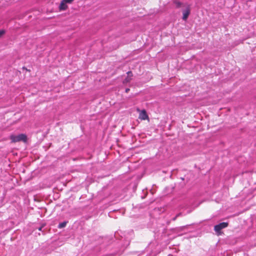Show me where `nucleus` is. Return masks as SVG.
I'll return each mask as SVG.
<instances>
[{"label":"nucleus","mask_w":256,"mask_h":256,"mask_svg":"<svg viewBox=\"0 0 256 256\" xmlns=\"http://www.w3.org/2000/svg\"><path fill=\"white\" fill-rule=\"evenodd\" d=\"M182 18L186 21L190 13V7L188 4H184L182 7Z\"/></svg>","instance_id":"f257e3e1"},{"label":"nucleus","mask_w":256,"mask_h":256,"mask_svg":"<svg viewBox=\"0 0 256 256\" xmlns=\"http://www.w3.org/2000/svg\"><path fill=\"white\" fill-rule=\"evenodd\" d=\"M10 138L12 142H26L27 140V136L24 134H19L17 136L12 135L10 136Z\"/></svg>","instance_id":"f03ea898"},{"label":"nucleus","mask_w":256,"mask_h":256,"mask_svg":"<svg viewBox=\"0 0 256 256\" xmlns=\"http://www.w3.org/2000/svg\"><path fill=\"white\" fill-rule=\"evenodd\" d=\"M228 223L227 222H221L218 224L214 226V230L218 234V235H220L221 234V230L223 228L228 227Z\"/></svg>","instance_id":"7ed1b4c3"},{"label":"nucleus","mask_w":256,"mask_h":256,"mask_svg":"<svg viewBox=\"0 0 256 256\" xmlns=\"http://www.w3.org/2000/svg\"><path fill=\"white\" fill-rule=\"evenodd\" d=\"M139 118L142 120H146L148 118V116L146 114V110H143L140 111L139 114Z\"/></svg>","instance_id":"20e7f679"},{"label":"nucleus","mask_w":256,"mask_h":256,"mask_svg":"<svg viewBox=\"0 0 256 256\" xmlns=\"http://www.w3.org/2000/svg\"><path fill=\"white\" fill-rule=\"evenodd\" d=\"M68 8L66 2L63 0L61 2L59 8L60 10H66Z\"/></svg>","instance_id":"39448f33"},{"label":"nucleus","mask_w":256,"mask_h":256,"mask_svg":"<svg viewBox=\"0 0 256 256\" xmlns=\"http://www.w3.org/2000/svg\"><path fill=\"white\" fill-rule=\"evenodd\" d=\"M68 223V222L67 221H64L62 222H60L58 224V228H64V227H66V224Z\"/></svg>","instance_id":"423d86ee"},{"label":"nucleus","mask_w":256,"mask_h":256,"mask_svg":"<svg viewBox=\"0 0 256 256\" xmlns=\"http://www.w3.org/2000/svg\"><path fill=\"white\" fill-rule=\"evenodd\" d=\"M65 2H66V4L67 3H68V4H70L74 0H63Z\"/></svg>","instance_id":"0eeeda50"},{"label":"nucleus","mask_w":256,"mask_h":256,"mask_svg":"<svg viewBox=\"0 0 256 256\" xmlns=\"http://www.w3.org/2000/svg\"><path fill=\"white\" fill-rule=\"evenodd\" d=\"M4 31L3 30H0V36H2L3 34H4Z\"/></svg>","instance_id":"6e6552de"},{"label":"nucleus","mask_w":256,"mask_h":256,"mask_svg":"<svg viewBox=\"0 0 256 256\" xmlns=\"http://www.w3.org/2000/svg\"><path fill=\"white\" fill-rule=\"evenodd\" d=\"M128 76H132V72L130 71H129L127 72Z\"/></svg>","instance_id":"1a4fd4ad"},{"label":"nucleus","mask_w":256,"mask_h":256,"mask_svg":"<svg viewBox=\"0 0 256 256\" xmlns=\"http://www.w3.org/2000/svg\"><path fill=\"white\" fill-rule=\"evenodd\" d=\"M168 256H176L175 254L174 253V254H168Z\"/></svg>","instance_id":"9d476101"},{"label":"nucleus","mask_w":256,"mask_h":256,"mask_svg":"<svg viewBox=\"0 0 256 256\" xmlns=\"http://www.w3.org/2000/svg\"><path fill=\"white\" fill-rule=\"evenodd\" d=\"M176 4H177V8L180 6V4L178 2L176 3Z\"/></svg>","instance_id":"9b49d317"},{"label":"nucleus","mask_w":256,"mask_h":256,"mask_svg":"<svg viewBox=\"0 0 256 256\" xmlns=\"http://www.w3.org/2000/svg\"><path fill=\"white\" fill-rule=\"evenodd\" d=\"M129 90H130V89H129V88H126V92H128Z\"/></svg>","instance_id":"f8f14e48"},{"label":"nucleus","mask_w":256,"mask_h":256,"mask_svg":"<svg viewBox=\"0 0 256 256\" xmlns=\"http://www.w3.org/2000/svg\"><path fill=\"white\" fill-rule=\"evenodd\" d=\"M176 218V216L173 218V220H174Z\"/></svg>","instance_id":"ddd939ff"},{"label":"nucleus","mask_w":256,"mask_h":256,"mask_svg":"<svg viewBox=\"0 0 256 256\" xmlns=\"http://www.w3.org/2000/svg\"><path fill=\"white\" fill-rule=\"evenodd\" d=\"M42 227L40 228L39 230H42Z\"/></svg>","instance_id":"4468645a"}]
</instances>
